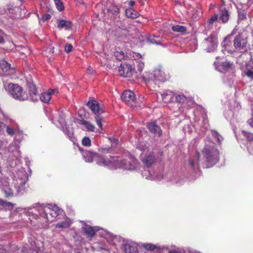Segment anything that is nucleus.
Instances as JSON below:
<instances>
[{
    "mask_svg": "<svg viewBox=\"0 0 253 253\" xmlns=\"http://www.w3.org/2000/svg\"><path fill=\"white\" fill-rule=\"evenodd\" d=\"M109 139L112 144V145H116L118 143V140L113 137H110Z\"/></svg>",
    "mask_w": 253,
    "mask_h": 253,
    "instance_id": "obj_50",
    "label": "nucleus"
},
{
    "mask_svg": "<svg viewBox=\"0 0 253 253\" xmlns=\"http://www.w3.org/2000/svg\"><path fill=\"white\" fill-rule=\"evenodd\" d=\"M153 75L154 79L159 81L165 82L167 80V77L161 69H156L154 71Z\"/></svg>",
    "mask_w": 253,
    "mask_h": 253,
    "instance_id": "obj_19",
    "label": "nucleus"
},
{
    "mask_svg": "<svg viewBox=\"0 0 253 253\" xmlns=\"http://www.w3.org/2000/svg\"><path fill=\"white\" fill-rule=\"evenodd\" d=\"M200 154L199 152H196L195 158L194 160L190 159L189 160V164L192 168L197 167L199 168L200 166Z\"/></svg>",
    "mask_w": 253,
    "mask_h": 253,
    "instance_id": "obj_27",
    "label": "nucleus"
},
{
    "mask_svg": "<svg viewBox=\"0 0 253 253\" xmlns=\"http://www.w3.org/2000/svg\"><path fill=\"white\" fill-rule=\"evenodd\" d=\"M147 128L149 131L155 136L160 137L162 133V131L155 122H151L148 124Z\"/></svg>",
    "mask_w": 253,
    "mask_h": 253,
    "instance_id": "obj_13",
    "label": "nucleus"
},
{
    "mask_svg": "<svg viewBox=\"0 0 253 253\" xmlns=\"http://www.w3.org/2000/svg\"><path fill=\"white\" fill-rule=\"evenodd\" d=\"M232 35H229L227 37H226L224 39V40L222 42L221 44L223 47H224L225 50H229L228 46L231 45V42L229 40L230 38L231 37Z\"/></svg>",
    "mask_w": 253,
    "mask_h": 253,
    "instance_id": "obj_31",
    "label": "nucleus"
},
{
    "mask_svg": "<svg viewBox=\"0 0 253 253\" xmlns=\"http://www.w3.org/2000/svg\"><path fill=\"white\" fill-rule=\"evenodd\" d=\"M117 157L121 161L117 163L116 169L121 168L124 169L133 170L136 168V160L135 159H132L131 162H130L126 160L122 159L120 157Z\"/></svg>",
    "mask_w": 253,
    "mask_h": 253,
    "instance_id": "obj_10",
    "label": "nucleus"
},
{
    "mask_svg": "<svg viewBox=\"0 0 253 253\" xmlns=\"http://www.w3.org/2000/svg\"><path fill=\"white\" fill-rule=\"evenodd\" d=\"M132 69L131 65L130 64L122 63L119 68V74L122 77H129L130 76L133 75Z\"/></svg>",
    "mask_w": 253,
    "mask_h": 253,
    "instance_id": "obj_11",
    "label": "nucleus"
},
{
    "mask_svg": "<svg viewBox=\"0 0 253 253\" xmlns=\"http://www.w3.org/2000/svg\"><path fill=\"white\" fill-rule=\"evenodd\" d=\"M124 250L126 253H137V246L133 242H130L124 245Z\"/></svg>",
    "mask_w": 253,
    "mask_h": 253,
    "instance_id": "obj_18",
    "label": "nucleus"
},
{
    "mask_svg": "<svg viewBox=\"0 0 253 253\" xmlns=\"http://www.w3.org/2000/svg\"><path fill=\"white\" fill-rule=\"evenodd\" d=\"M55 92L54 90L49 89L48 92H44L40 96L41 100L44 103H48L50 100L51 95L54 94Z\"/></svg>",
    "mask_w": 253,
    "mask_h": 253,
    "instance_id": "obj_23",
    "label": "nucleus"
},
{
    "mask_svg": "<svg viewBox=\"0 0 253 253\" xmlns=\"http://www.w3.org/2000/svg\"><path fill=\"white\" fill-rule=\"evenodd\" d=\"M105 238L108 240L109 242H113L116 237L113 236L109 233H108L106 234V237Z\"/></svg>",
    "mask_w": 253,
    "mask_h": 253,
    "instance_id": "obj_49",
    "label": "nucleus"
},
{
    "mask_svg": "<svg viewBox=\"0 0 253 253\" xmlns=\"http://www.w3.org/2000/svg\"><path fill=\"white\" fill-rule=\"evenodd\" d=\"M37 210L40 215L43 217L46 221L52 220L48 216V213L52 218L56 217L61 211V210L56 205L51 204H42L38 207Z\"/></svg>",
    "mask_w": 253,
    "mask_h": 253,
    "instance_id": "obj_4",
    "label": "nucleus"
},
{
    "mask_svg": "<svg viewBox=\"0 0 253 253\" xmlns=\"http://www.w3.org/2000/svg\"><path fill=\"white\" fill-rule=\"evenodd\" d=\"M229 12L225 8L221 9L220 10L219 20H221L223 23H226L229 18Z\"/></svg>",
    "mask_w": 253,
    "mask_h": 253,
    "instance_id": "obj_24",
    "label": "nucleus"
},
{
    "mask_svg": "<svg viewBox=\"0 0 253 253\" xmlns=\"http://www.w3.org/2000/svg\"><path fill=\"white\" fill-rule=\"evenodd\" d=\"M55 4L57 8L59 11H62L64 9V7L63 4V3L60 0H54Z\"/></svg>",
    "mask_w": 253,
    "mask_h": 253,
    "instance_id": "obj_40",
    "label": "nucleus"
},
{
    "mask_svg": "<svg viewBox=\"0 0 253 253\" xmlns=\"http://www.w3.org/2000/svg\"><path fill=\"white\" fill-rule=\"evenodd\" d=\"M134 64L135 65L134 69L137 70V72L134 74V76L136 75V77L138 79H141L142 81L145 82L152 79V74L150 75L147 73H146L145 75L141 74V73L144 67V64L143 62H142L140 60H137L135 61V63Z\"/></svg>",
    "mask_w": 253,
    "mask_h": 253,
    "instance_id": "obj_7",
    "label": "nucleus"
},
{
    "mask_svg": "<svg viewBox=\"0 0 253 253\" xmlns=\"http://www.w3.org/2000/svg\"><path fill=\"white\" fill-rule=\"evenodd\" d=\"M84 123V126L88 131L92 132L94 131L95 127L93 125L87 121Z\"/></svg>",
    "mask_w": 253,
    "mask_h": 253,
    "instance_id": "obj_37",
    "label": "nucleus"
},
{
    "mask_svg": "<svg viewBox=\"0 0 253 253\" xmlns=\"http://www.w3.org/2000/svg\"><path fill=\"white\" fill-rule=\"evenodd\" d=\"M98 154L90 151H84L83 152V156L85 161L88 163L92 162L93 160L95 161V157Z\"/></svg>",
    "mask_w": 253,
    "mask_h": 253,
    "instance_id": "obj_21",
    "label": "nucleus"
},
{
    "mask_svg": "<svg viewBox=\"0 0 253 253\" xmlns=\"http://www.w3.org/2000/svg\"><path fill=\"white\" fill-rule=\"evenodd\" d=\"M205 50L210 52L213 51L217 47V42L216 37L211 34L209 37L205 39L203 42Z\"/></svg>",
    "mask_w": 253,
    "mask_h": 253,
    "instance_id": "obj_8",
    "label": "nucleus"
},
{
    "mask_svg": "<svg viewBox=\"0 0 253 253\" xmlns=\"http://www.w3.org/2000/svg\"><path fill=\"white\" fill-rule=\"evenodd\" d=\"M28 91L30 93V99L33 101H37L38 100L37 97V89L36 86L32 83L29 82L27 84Z\"/></svg>",
    "mask_w": 253,
    "mask_h": 253,
    "instance_id": "obj_15",
    "label": "nucleus"
},
{
    "mask_svg": "<svg viewBox=\"0 0 253 253\" xmlns=\"http://www.w3.org/2000/svg\"><path fill=\"white\" fill-rule=\"evenodd\" d=\"M14 204L12 203L4 201L0 199V206L4 208L6 210H11L14 207Z\"/></svg>",
    "mask_w": 253,
    "mask_h": 253,
    "instance_id": "obj_28",
    "label": "nucleus"
},
{
    "mask_svg": "<svg viewBox=\"0 0 253 253\" xmlns=\"http://www.w3.org/2000/svg\"><path fill=\"white\" fill-rule=\"evenodd\" d=\"M109 11L113 14H117L119 12V9L117 7H113Z\"/></svg>",
    "mask_w": 253,
    "mask_h": 253,
    "instance_id": "obj_46",
    "label": "nucleus"
},
{
    "mask_svg": "<svg viewBox=\"0 0 253 253\" xmlns=\"http://www.w3.org/2000/svg\"><path fill=\"white\" fill-rule=\"evenodd\" d=\"M83 229L85 234L90 237H93L95 234V232L98 230L97 227H93L87 225H85L83 227Z\"/></svg>",
    "mask_w": 253,
    "mask_h": 253,
    "instance_id": "obj_22",
    "label": "nucleus"
},
{
    "mask_svg": "<svg viewBox=\"0 0 253 253\" xmlns=\"http://www.w3.org/2000/svg\"><path fill=\"white\" fill-rule=\"evenodd\" d=\"M233 65L232 63H231L229 62H224L222 63V66L223 68L225 70H228L229 68H231L232 67V66Z\"/></svg>",
    "mask_w": 253,
    "mask_h": 253,
    "instance_id": "obj_45",
    "label": "nucleus"
},
{
    "mask_svg": "<svg viewBox=\"0 0 253 253\" xmlns=\"http://www.w3.org/2000/svg\"><path fill=\"white\" fill-rule=\"evenodd\" d=\"M57 27L59 29H64L66 30H70L73 27V23L69 20L58 19L57 20Z\"/></svg>",
    "mask_w": 253,
    "mask_h": 253,
    "instance_id": "obj_14",
    "label": "nucleus"
},
{
    "mask_svg": "<svg viewBox=\"0 0 253 253\" xmlns=\"http://www.w3.org/2000/svg\"><path fill=\"white\" fill-rule=\"evenodd\" d=\"M216 135H217V138L218 141L220 142V138L219 137V136H220V135L218 133H216Z\"/></svg>",
    "mask_w": 253,
    "mask_h": 253,
    "instance_id": "obj_59",
    "label": "nucleus"
},
{
    "mask_svg": "<svg viewBox=\"0 0 253 253\" xmlns=\"http://www.w3.org/2000/svg\"><path fill=\"white\" fill-rule=\"evenodd\" d=\"M218 19V15L214 14L212 17H211L210 19H209L206 25L208 29H211L212 27L213 23L216 21Z\"/></svg>",
    "mask_w": 253,
    "mask_h": 253,
    "instance_id": "obj_30",
    "label": "nucleus"
},
{
    "mask_svg": "<svg viewBox=\"0 0 253 253\" xmlns=\"http://www.w3.org/2000/svg\"><path fill=\"white\" fill-rule=\"evenodd\" d=\"M87 73L89 74H93L94 71H93V70L92 67H89L87 68Z\"/></svg>",
    "mask_w": 253,
    "mask_h": 253,
    "instance_id": "obj_52",
    "label": "nucleus"
},
{
    "mask_svg": "<svg viewBox=\"0 0 253 253\" xmlns=\"http://www.w3.org/2000/svg\"><path fill=\"white\" fill-rule=\"evenodd\" d=\"M122 100L129 105H134L135 101V97L134 93L130 90L124 91L121 95Z\"/></svg>",
    "mask_w": 253,
    "mask_h": 253,
    "instance_id": "obj_12",
    "label": "nucleus"
},
{
    "mask_svg": "<svg viewBox=\"0 0 253 253\" xmlns=\"http://www.w3.org/2000/svg\"><path fill=\"white\" fill-rule=\"evenodd\" d=\"M246 18V14L244 10L239 11V20H243Z\"/></svg>",
    "mask_w": 253,
    "mask_h": 253,
    "instance_id": "obj_43",
    "label": "nucleus"
},
{
    "mask_svg": "<svg viewBox=\"0 0 253 253\" xmlns=\"http://www.w3.org/2000/svg\"><path fill=\"white\" fill-rule=\"evenodd\" d=\"M66 134L68 135V137L71 140L73 137V130L72 128L67 127L65 130Z\"/></svg>",
    "mask_w": 253,
    "mask_h": 253,
    "instance_id": "obj_42",
    "label": "nucleus"
},
{
    "mask_svg": "<svg viewBox=\"0 0 253 253\" xmlns=\"http://www.w3.org/2000/svg\"><path fill=\"white\" fill-rule=\"evenodd\" d=\"M5 196L6 198H8L9 197H12L13 196V193L11 188L8 187H6L3 190Z\"/></svg>",
    "mask_w": 253,
    "mask_h": 253,
    "instance_id": "obj_39",
    "label": "nucleus"
},
{
    "mask_svg": "<svg viewBox=\"0 0 253 253\" xmlns=\"http://www.w3.org/2000/svg\"><path fill=\"white\" fill-rule=\"evenodd\" d=\"M177 102L183 103L186 100V97L183 94H179L175 97Z\"/></svg>",
    "mask_w": 253,
    "mask_h": 253,
    "instance_id": "obj_41",
    "label": "nucleus"
},
{
    "mask_svg": "<svg viewBox=\"0 0 253 253\" xmlns=\"http://www.w3.org/2000/svg\"><path fill=\"white\" fill-rule=\"evenodd\" d=\"M120 161L117 157L110 156L107 158L98 154L95 157V162L98 165L110 169H116L117 163Z\"/></svg>",
    "mask_w": 253,
    "mask_h": 253,
    "instance_id": "obj_6",
    "label": "nucleus"
},
{
    "mask_svg": "<svg viewBox=\"0 0 253 253\" xmlns=\"http://www.w3.org/2000/svg\"><path fill=\"white\" fill-rule=\"evenodd\" d=\"M248 44L247 39L241 34L236 36L233 41V46L236 50H246Z\"/></svg>",
    "mask_w": 253,
    "mask_h": 253,
    "instance_id": "obj_9",
    "label": "nucleus"
},
{
    "mask_svg": "<svg viewBox=\"0 0 253 253\" xmlns=\"http://www.w3.org/2000/svg\"><path fill=\"white\" fill-rule=\"evenodd\" d=\"M249 63H251V65L252 66V68H253V61L252 62H249Z\"/></svg>",
    "mask_w": 253,
    "mask_h": 253,
    "instance_id": "obj_61",
    "label": "nucleus"
},
{
    "mask_svg": "<svg viewBox=\"0 0 253 253\" xmlns=\"http://www.w3.org/2000/svg\"><path fill=\"white\" fill-rule=\"evenodd\" d=\"M51 18V16L48 14H45L42 16V19L43 21H46Z\"/></svg>",
    "mask_w": 253,
    "mask_h": 253,
    "instance_id": "obj_51",
    "label": "nucleus"
},
{
    "mask_svg": "<svg viewBox=\"0 0 253 253\" xmlns=\"http://www.w3.org/2000/svg\"><path fill=\"white\" fill-rule=\"evenodd\" d=\"M3 141L0 140V148L2 147Z\"/></svg>",
    "mask_w": 253,
    "mask_h": 253,
    "instance_id": "obj_60",
    "label": "nucleus"
},
{
    "mask_svg": "<svg viewBox=\"0 0 253 253\" xmlns=\"http://www.w3.org/2000/svg\"><path fill=\"white\" fill-rule=\"evenodd\" d=\"M5 125L2 122H0V132L5 127Z\"/></svg>",
    "mask_w": 253,
    "mask_h": 253,
    "instance_id": "obj_56",
    "label": "nucleus"
},
{
    "mask_svg": "<svg viewBox=\"0 0 253 253\" xmlns=\"http://www.w3.org/2000/svg\"><path fill=\"white\" fill-rule=\"evenodd\" d=\"M86 121H84V120H78L77 121V122L78 124H80V125H82L84 126L85 123H86Z\"/></svg>",
    "mask_w": 253,
    "mask_h": 253,
    "instance_id": "obj_54",
    "label": "nucleus"
},
{
    "mask_svg": "<svg viewBox=\"0 0 253 253\" xmlns=\"http://www.w3.org/2000/svg\"><path fill=\"white\" fill-rule=\"evenodd\" d=\"M73 46L71 44H67L65 46V50L67 53L71 51Z\"/></svg>",
    "mask_w": 253,
    "mask_h": 253,
    "instance_id": "obj_47",
    "label": "nucleus"
},
{
    "mask_svg": "<svg viewBox=\"0 0 253 253\" xmlns=\"http://www.w3.org/2000/svg\"><path fill=\"white\" fill-rule=\"evenodd\" d=\"M128 4L130 6H133V5H134L135 4V1H133V0H130L129 2H128Z\"/></svg>",
    "mask_w": 253,
    "mask_h": 253,
    "instance_id": "obj_57",
    "label": "nucleus"
},
{
    "mask_svg": "<svg viewBox=\"0 0 253 253\" xmlns=\"http://www.w3.org/2000/svg\"><path fill=\"white\" fill-rule=\"evenodd\" d=\"M54 49V47L53 46H49L46 48L45 51L48 52L49 53L53 54L55 52Z\"/></svg>",
    "mask_w": 253,
    "mask_h": 253,
    "instance_id": "obj_48",
    "label": "nucleus"
},
{
    "mask_svg": "<svg viewBox=\"0 0 253 253\" xmlns=\"http://www.w3.org/2000/svg\"><path fill=\"white\" fill-rule=\"evenodd\" d=\"M0 253H2V252H1L0 251Z\"/></svg>",
    "mask_w": 253,
    "mask_h": 253,
    "instance_id": "obj_63",
    "label": "nucleus"
},
{
    "mask_svg": "<svg viewBox=\"0 0 253 253\" xmlns=\"http://www.w3.org/2000/svg\"><path fill=\"white\" fill-rule=\"evenodd\" d=\"M82 142L84 146L89 147L91 145V140L88 137H84L82 139Z\"/></svg>",
    "mask_w": 253,
    "mask_h": 253,
    "instance_id": "obj_38",
    "label": "nucleus"
},
{
    "mask_svg": "<svg viewBox=\"0 0 253 253\" xmlns=\"http://www.w3.org/2000/svg\"><path fill=\"white\" fill-rule=\"evenodd\" d=\"M141 160L145 166L149 167L156 162V159L155 156L150 154L144 157L142 156Z\"/></svg>",
    "mask_w": 253,
    "mask_h": 253,
    "instance_id": "obj_17",
    "label": "nucleus"
},
{
    "mask_svg": "<svg viewBox=\"0 0 253 253\" xmlns=\"http://www.w3.org/2000/svg\"><path fill=\"white\" fill-rule=\"evenodd\" d=\"M252 69L251 63L246 64V69L245 71V75L251 79L253 78V71L252 70Z\"/></svg>",
    "mask_w": 253,
    "mask_h": 253,
    "instance_id": "obj_32",
    "label": "nucleus"
},
{
    "mask_svg": "<svg viewBox=\"0 0 253 253\" xmlns=\"http://www.w3.org/2000/svg\"><path fill=\"white\" fill-rule=\"evenodd\" d=\"M202 152L204 158L209 165L206 168L213 166L218 162L219 151L215 147L213 143L206 144Z\"/></svg>",
    "mask_w": 253,
    "mask_h": 253,
    "instance_id": "obj_2",
    "label": "nucleus"
},
{
    "mask_svg": "<svg viewBox=\"0 0 253 253\" xmlns=\"http://www.w3.org/2000/svg\"><path fill=\"white\" fill-rule=\"evenodd\" d=\"M242 133L248 141L253 142V133L245 130H242Z\"/></svg>",
    "mask_w": 253,
    "mask_h": 253,
    "instance_id": "obj_36",
    "label": "nucleus"
},
{
    "mask_svg": "<svg viewBox=\"0 0 253 253\" xmlns=\"http://www.w3.org/2000/svg\"><path fill=\"white\" fill-rule=\"evenodd\" d=\"M248 124L252 127H253V118H251V119H250L248 121Z\"/></svg>",
    "mask_w": 253,
    "mask_h": 253,
    "instance_id": "obj_55",
    "label": "nucleus"
},
{
    "mask_svg": "<svg viewBox=\"0 0 253 253\" xmlns=\"http://www.w3.org/2000/svg\"><path fill=\"white\" fill-rule=\"evenodd\" d=\"M126 15L127 17L135 18L138 17V13L132 8H129L126 10Z\"/></svg>",
    "mask_w": 253,
    "mask_h": 253,
    "instance_id": "obj_29",
    "label": "nucleus"
},
{
    "mask_svg": "<svg viewBox=\"0 0 253 253\" xmlns=\"http://www.w3.org/2000/svg\"><path fill=\"white\" fill-rule=\"evenodd\" d=\"M161 95L163 101L165 103L171 101L174 97L173 93L170 90H166Z\"/></svg>",
    "mask_w": 253,
    "mask_h": 253,
    "instance_id": "obj_20",
    "label": "nucleus"
},
{
    "mask_svg": "<svg viewBox=\"0 0 253 253\" xmlns=\"http://www.w3.org/2000/svg\"><path fill=\"white\" fill-rule=\"evenodd\" d=\"M0 68L5 75H9L14 73V69L11 68L10 65L5 61H2L0 63Z\"/></svg>",
    "mask_w": 253,
    "mask_h": 253,
    "instance_id": "obj_16",
    "label": "nucleus"
},
{
    "mask_svg": "<svg viewBox=\"0 0 253 253\" xmlns=\"http://www.w3.org/2000/svg\"><path fill=\"white\" fill-rule=\"evenodd\" d=\"M0 43H2L4 42V40L3 38L2 35H3V32L1 31V30H0Z\"/></svg>",
    "mask_w": 253,
    "mask_h": 253,
    "instance_id": "obj_53",
    "label": "nucleus"
},
{
    "mask_svg": "<svg viewBox=\"0 0 253 253\" xmlns=\"http://www.w3.org/2000/svg\"><path fill=\"white\" fill-rule=\"evenodd\" d=\"M70 226V222L68 220H65L56 224V228H67Z\"/></svg>",
    "mask_w": 253,
    "mask_h": 253,
    "instance_id": "obj_33",
    "label": "nucleus"
},
{
    "mask_svg": "<svg viewBox=\"0 0 253 253\" xmlns=\"http://www.w3.org/2000/svg\"><path fill=\"white\" fill-rule=\"evenodd\" d=\"M171 29L173 31L179 33L185 32L186 31V28L185 27L178 25L173 26Z\"/></svg>",
    "mask_w": 253,
    "mask_h": 253,
    "instance_id": "obj_34",
    "label": "nucleus"
},
{
    "mask_svg": "<svg viewBox=\"0 0 253 253\" xmlns=\"http://www.w3.org/2000/svg\"><path fill=\"white\" fill-rule=\"evenodd\" d=\"M60 52V50L59 49H58V51L55 52V54H58V53H59Z\"/></svg>",
    "mask_w": 253,
    "mask_h": 253,
    "instance_id": "obj_62",
    "label": "nucleus"
},
{
    "mask_svg": "<svg viewBox=\"0 0 253 253\" xmlns=\"http://www.w3.org/2000/svg\"><path fill=\"white\" fill-rule=\"evenodd\" d=\"M4 89L13 98L24 101L28 98V94L23 91L22 88L17 84H4Z\"/></svg>",
    "mask_w": 253,
    "mask_h": 253,
    "instance_id": "obj_3",
    "label": "nucleus"
},
{
    "mask_svg": "<svg viewBox=\"0 0 253 253\" xmlns=\"http://www.w3.org/2000/svg\"><path fill=\"white\" fill-rule=\"evenodd\" d=\"M25 182H23L21 179L17 180V184L15 187L17 190L18 194H22L25 190Z\"/></svg>",
    "mask_w": 253,
    "mask_h": 253,
    "instance_id": "obj_25",
    "label": "nucleus"
},
{
    "mask_svg": "<svg viewBox=\"0 0 253 253\" xmlns=\"http://www.w3.org/2000/svg\"><path fill=\"white\" fill-rule=\"evenodd\" d=\"M143 247L147 250L153 251L155 248V245L150 244H145L143 245Z\"/></svg>",
    "mask_w": 253,
    "mask_h": 253,
    "instance_id": "obj_44",
    "label": "nucleus"
},
{
    "mask_svg": "<svg viewBox=\"0 0 253 253\" xmlns=\"http://www.w3.org/2000/svg\"><path fill=\"white\" fill-rule=\"evenodd\" d=\"M147 40L150 43L160 44L163 42L162 38L160 36H156L155 35L149 36L147 38Z\"/></svg>",
    "mask_w": 253,
    "mask_h": 253,
    "instance_id": "obj_26",
    "label": "nucleus"
},
{
    "mask_svg": "<svg viewBox=\"0 0 253 253\" xmlns=\"http://www.w3.org/2000/svg\"><path fill=\"white\" fill-rule=\"evenodd\" d=\"M114 55L116 58L118 60H121L125 58L124 52L121 51H116L114 53Z\"/></svg>",
    "mask_w": 253,
    "mask_h": 253,
    "instance_id": "obj_35",
    "label": "nucleus"
},
{
    "mask_svg": "<svg viewBox=\"0 0 253 253\" xmlns=\"http://www.w3.org/2000/svg\"><path fill=\"white\" fill-rule=\"evenodd\" d=\"M6 133L10 136L15 135L14 144L8 147L9 157L11 160L17 159L20 156L18 143L22 139V132L17 130L15 127L9 125H5Z\"/></svg>",
    "mask_w": 253,
    "mask_h": 253,
    "instance_id": "obj_1",
    "label": "nucleus"
},
{
    "mask_svg": "<svg viewBox=\"0 0 253 253\" xmlns=\"http://www.w3.org/2000/svg\"><path fill=\"white\" fill-rule=\"evenodd\" d=\"M88 107L91 110L93 113L95 115V120L96 124L102 129V117L100 114L105 112L104 109L100 106V104L95 100H89L86 104Z\"/></svg>",
    "mask_w": 253,
    "mask_h": 253,
    "instance_id": "obj_5",
    "label": "nucleus"
},
{
    "mask_svg": "<svg viewBox=\"0 0 253 253\" xmlns=\"http://www.w3.org/2000/svg\"><path fill=\"white\" fill-rule=\"evenodd\" d=\"M168 253H181V252L177 250H173L169 252Z\"/></svg>",
    "mask_w": 253,
    "mask_h": 253,
    "instance_id": "obj_58",
    "label": "nucleus"
}]
</instances>
